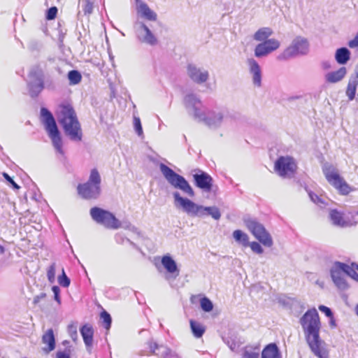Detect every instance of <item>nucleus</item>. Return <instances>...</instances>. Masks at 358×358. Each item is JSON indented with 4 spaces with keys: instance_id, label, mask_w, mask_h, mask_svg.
Returning a JSON list of instances; mask_svg holds the SVG:
<instances>
[{
    "instance_id": "f257e3e1",
    "label": "nucleus",
    "mask_w": 358,
    "mask_h": 358,
    "mask_svg": "<svg viewBox=\"0 0 358 358\" xmlns=\"http://www.w3.org/2000/svg\"><path fill=\"white\" fill-rule=\"evenodd\" d=\"M299 322L304 332L306 341L313 354L318 358H328V353L322 347L324 342L320 337L321 322L317 310H308Z\"/></svg>"
},
{
    "instance_id": "f03ea898",
    "label": "nucleus",
    "mask_w": 358,
    "mask_h": 358,
    "mask_svg": "<svg viewBox=\"0 0 358 358\" xmlns=\"http://www.w3.org/2000/svg\"><path fill=\"white\" fill-rule=\"evenodd\" d=\"M58 121L66 135L73 141H81L82 129L76 113L69 103L61 104L57 115Z\"/></svg>"
},
{
    "instance_id": "7ed1b4c3",
    "label": "nucleus",
    "mask_w": 358,
    "mask_h": 358,
    "mask_svg": "<svg viewBox=\"0 0 358 358\" xmlns=\"http://www.w3.org/2000/svg\"><path fill=\"white\" fill-rule=\"evenodd\" d=\"M101 176L96 169H93L87 182L77 186L78 195L83 199H96L101 194Z\"/></svg>"
},
{
    "instance_id": "20e7f679",
    "label": "nucleus",
    "mask_w": 358,
    "mask_h": 358,
    "mask_svg": "<svg viewBox=\"0 0 358 358\" xmlns=\"http://www.w3.org/2000/svg\"><path fill=\"white\" fill-rule=\"evenodd\" d=\"M176 201H178L183 210L193 216L211 215L215 220H219L221 217L219 209L216 207H203L194 203L192 201L180 196L179 193L173 194Z\"/></svg>"
},
{
    "instance_id": "39448f33",
    "label": "nucleus",
    "mask_w": 358,
    "mask_h": 358,
    "mask_svg": "<svg viewBox=\"0 0 358 358\" xmlns=\"http://www.w3.org/2000/svg\"><path fill=\"white\" fill-rule=\"evenodd\" d=\"M41 117L55 148L59 153L63 155L62 138L52 114L46 108H41Z\"/></svg>"
},
{
    "instance_id": "423d86ee",
    "label": "nucleus",
    "mask_w": 358,
    "mask_h": 358,
    "mask_svg": "<svg viewBox=\"0 0 358 358\" xmlns=\"http://www.w3.org/2000/svg\"><path fill=\"white\" fill-rule=\"evenodd\" d=\"M92 219L108 229H118L122 227V222L111 212L101 208L93 207L90 210Z\"/></svg>"
},
{
    "instance_id": "0eeeda50",
    "label": "nucleus",
    "mask_w": 358,
    "mask_h": 358,
    "mask_svg": "<svg viewBox=\"0 0 358 358\" xmlns=\"http://www.w3.org/2000/svg\"><path fill=\"white\" fill-rule=\"evenodd\" d=\"M322 171L328 182L336 189L340 194L348 195L352 191L351 187L333 166H324Z\"/></svg>"
},
{
    "instance_id": "6e6552de",
    "label": "nucleus",
    "mask_w": 358,
    "mask_h": 358,
    "mask_svg": "<svg viewBox=\"0 0 358 358\" xmlns=\"http://www.w3.org/2000/svg\"><path fill=\"white\" fill-rule=\"evenodd\" d=\"M159 167L163 176L172 186L181 189L190 196L194 195L192 188L184 177L176 173L170 167L164 164H161Z\"/></svg>"
},
{
    "instance_id": "1a4fd4ad",
    "label": "nucleus",
    "mask_w": 358,
    "mask_h": 358,
    "mask_svg": "<svg viewBox=\"0 0 358 358\" xmlns=\"http://www.w3.org/2000/svg\"><path fill=\"white\" fill-rule=\"evenodd\" d=\"M309 49V43L306 38L301 36L296 37L292 43L278 55L279 60H285L299 55H305Z\"/></svg>"
},
{
    "instance_id": "9d476101",
    "label": "nucleus",
    "mask_w": 358,
    "mask_h": 358,
    "mask_svg": "<svg viewBox=\"0 0 358 358\" xmlns=\"http://www.w3.org/2000/svg\"><path fill=\"white\" fill-rule=\"evenodd\" d=\"M275 171L282 178H292L297 170L294 159L290 156H280L274 164Z\"/></svg>"
},
{
    "instance_id": "9b49d317",
    "label": "nucleus",
    "mask_w": 358,
    "mask_h": 358,
    "mask_svg": "<svg viewBox=\"0 0 358 358\" xmlns=\"http://www.w3.org/2000/svg\"><path fill=\"white\" fill-rule=\"evenodd\" d=\"M248 227L255 237L264 246L272 245L273 241L271 235L262 224L252 222L249 224Z\"/></svg>"
},
{
    "instance_id": "f8f14e48",
    "label": "nucleus",
    "mask_w": 358,
    "mask_h": 358,
    "mask_svg": "<svg viewBox=\"0 0 358 358\" xmlns=\"http://www.w3.org/2000/svg\"><path fill=\"white\" fill-rule=\"evenodd\" d=\"M280 46V43L275 38L268 39L259 43L255 49V55L257 57L266 56L272 52L278 50Z\"/></svg>"
},
{
    "instance_id": "ddd939ff",
    "label": "nucleus",
    "mask_w": 358,
    "mask_h": 358,
    "mask_svg": "<svg viewBox=\"0 0 358 358\" xmlns=\"http://www.w3.org/2000/svg\"><path fill=\"white\" fill-rule=\"evenodd\" d=\"M195 185L204 192H210L213 189V179L207 173L198 170L197 173L193 175Z\"/></svg>"
},
{
    "instance_id": "4468645a",
    "label": "nucleus",
    "mask_w": 358,
    "mask_h": 358,
    "mask_svg": "<svg viewBox=\"0 0 358 358\" xmlns=\"http://www.w3.org/2000/svg\"><path fill=\"white\" fill-rule=\"evenodd\" d=\"M161 263L167 273L166 279H176L180 275V269L176 261L169 255L166 254L162 256Z\"/></svg>"
},
{
    "instance_id": "2eb2a0df",
    "label": "nucleus",
    "mask_w": 358,
    "mask_h": 358,
    "mask_svg": "<svg viewBox=\"0 0 358 358\" xmlns=\"http://www.w3.org/2000/svg\"><path fill=\"white\" fill-rule=\"evenodd\" d=\"M329 218L334 225L340 227H351L357 223V222L346 220L344 217V213L337 209H331L329 211Z\"/></svg>"
},
{
    "instance_id": "dca6fc26",
    "label": "nucleus",
    "mask_w": 358,
    "mask_h": 358,
    "mask_svg": "<svg viewBox=\"0 0 358 358\" xmlns=\"http://www.w3.org/2000/svg\"><path fill=\"white\" fill-rule=\"evenodd\" d=\"M187 73L190 78L197 83H204L208 78V71H202L193 64L187 66Z\"/></svg>"
},
{
    "instance_id": "f3484780",
    "label": "nucleus",
    "mask_w": 358,
    "mask_h": 358,
    "mask_svg": "<svg viewBox=\"0 0 358 358\" xmlns=\"http://www.w3.org/2000/svg\"><path fill=\"white\" fill-rule=\"evenodd\" d=\"M250 71L252 73V82L257 87H260L262 85V73L261 69L256 60L252 58L248 59L247 61Z\"/></svg>"
},
{
    "instance_id": "a211bd4d",
    "label": "nucleus",
    "mask_w": 358,
    "mask_h": 358,
    "mask_svg": "<svg viewBox=\"0 0 358 358\" xmlns=\"http://www.w3.org/2000/svg\"><path fill=\"white\" fill-rule=\"evenodd\" d=\"M80 331L87 349L89 352H90V348L93 342V328L90 324H85L80 328Z\"/></svg>"
},
{
    "instance_id": "6ab92c4d",
    "label": "nucleus",
    "mask_w": 358,
    "mask_h": 358,
    "mask_svg": "<svg viewBox=\"0 0 358 358\" xmlns=\"http://www.w3.org/2000/svg\"><path fill=\"white\" fill-rule=\"evenodd\" d=\"M43 343L47 344L48 348H44L43 350L48 353L55 348V338L53 330L52 329H48L42 337Z\"/></svg>"
},
{
    "instance_id": "aec40b11",
    "label": "nucleus",
    "mask_w": 358,
    "mask_h": 358,
    "mask_svg": "<svg viewBox=\"0 0 358 358\" xmlns=\"http://www.w3.org/2000/svg\"><path fill=\"white\" fill-rule=\"evenodd\" d=\"M357 86L358 74H355L350 78L345 90L349 101H352L355 99Z\"/></svg>"
},
{
    "instance_id": "412c9836",
    "label": "nucleus",
    "mask_w": 358,
    "mask_h": 358,
    "mask_svg": "<svg viewBox=\"0 0 358 358\" xmlns=\"http://www.w3.org/2000/svg\"><path fill=\"white\" fill-rule=\"evenodd\" d=\"M262 358H281L280 352L275 343L267 345L262 352Z\"/></svg>"
},
{
    "instance_id": "4be33fe9",
    "label": "nucleus",
    "mask_w": 358,
    "mask_h": 358,
    "mask_svg": "<svg viewBox=\"0 0 358 358\" xmlns=\"http://www.w3.org/2000/svg\"><path fill=\"white\" fill-rule=\"evenodd\" d=\"M138 12L148 20L155 21L157 20V14L144 2H139Z\"/></svg>"
},
{
    "instance_id": "5701e85b",
    "label": "nucleus",
    "mask_w": 358,
    "mask_h": 358,
    "mask_svg": "<svg viewBox=\"0 0 358 358\" xmlns=\"http://www.w3.org/2000/svg\"><path fill=\"white\" fill-rule=\"evenodd\" d=\"M346 68L343 66L338 70L330 72L325 76V79L329 83H335L341 81L346 75Z\"/></svg>"
},
{
    "instance_id": "b1692460",
    "label": "nucleus",
    "mask_w": 358,
    "mask_h": 358,
    "mask_svg": "<svg viewBox=\"0 0 358 358\" xmlns=\"http://www.w3.org/2000/svg\"><path fill=\"white\" fill-rule=\"evenodd\" d=\"M350 57V52L347 48L337 49L335 54V59L340 64H346Z\"/></svg>"
},
{
    "instance_id": "393cba45",
    "label": "nucleus",
    "mask_w": 358,
    "mask_h": 358,
    "mask_svg": "<svg viewBox=\"0 0 358 358\" xmlns=\"http://www.w3.org/2000/svg\"><path fill=\"white\" fill-rule=\"evenodd\" d=\"M345 263L335 262L330 268L331 278L333 277H344Z\"/></svg>"
},
{
    "instance_id": "a878e982",
    "label": "nucleus",
    "mask_w": 358,
    "mask_h": 358,
    "mask_svg": "<svg viewBox=\"0 0 358 358\" xmlns=\"http://www.w3.org/2000/svg\"><path fill=\"white\" fill-rule=\"evenodd\" d=\"M273 34V30L269 27L259 29L254 34V39L257 41H265Z\"/></svg>"
},
{
    "instance_id": "bb28decb",
    "label": "nucleus",
    "mask_w": 358,
    "mask_h": 358,
    "mask_svg": "<svg viewBox=\"0 0 358 358\" xmlns=\"http://www.w3.org/2000/svg\"><path fill=\"white\" fill-rule=\"evenodd\" d=\"M142 28L143 29L145 33L143 38V42L150 44L151 45L157 44V40L155 35L149 29V28L144 24H142Z\"/></svg>"
},
{
    "instance_id": "cd10ccee",
    "label": "nucleus",
    "mask_w": 358,
    "mask_h": 358,
    "mask_svg": "<svg viewBox=\"0 0 358 358\" xmlns=\"http://www.w3.org/2000/svg\"><path fill=\"white\" fill-rule=\"evenodd\" d=\"M345 274L350 277L352 279L358 282L357 266L356 263H351L350 265L345 264Z\"/></svg>"
},
{
    "instance_id": "c85d7f7f",
    "label": "nucleus",
    "mask_w": 358,
    "mask_h": 358,
    "mask_svg": "<svg viewBox=\"0 0 358 358\" xmlns=\"http://www.w3.org/2000/svg\"><path fill=\"white\" fill-rule=\"evenodd\" d=\"M190 327L193 335L196 338H201L205 332L204 327L194 320H190Z\"/></svg>"
},
{
    "instance_id": "c756f323",
    "label": "nucleus",
    "mask_w": 358,
    "mask_h": 358,
    "mask_svg": "<svg viewBox=\"0 0 358 358\" xmlns=\"http://www.w3.org/2000/svg\"><path fill=\"white\" fill-rule=\"evenodd\" d=\"M241 358H259V349L245 347L243 350Z\"/></svg>"
},
{
    "instance_id": "7c9ffc66",
    "label": "nucleus",
    "mask_w": 358,
    "mask_h": 358,
    "mask_svg": "<svg viewBox=\"0 0 358 358\" xmlns=\"http://www.w3.org/2000/svg\"><path fill=\"white\" fill-rule=\"evenodd\" d=\"M335 286L340 290L344 291L346 290L349 285L344 277H333L331 278Z\"/></svg>"
},
{
    "instance_id": "2f4dec72",
    "label": "nucleus",
    "mask_w": 358,
    "mask_h": 358,
    "mask_svg": "<svg viewBox=\"0 0 358 358\" xmlns=\"http://www.w3.org/2000/svg\"><path fill=\"white\" fill-rule=\"evenodd\" d=\"M68 78L71 85H77L80 83L82 76L78 71L72 70L68 73Z\"/></svg>"
},
{
    "instance_id": "473e14b6",
    "label": "nucleus",
    "mask_w": 358,
    "mask_h": 358,
    "mask_svg": "<svg viewBox=\"0 0 358 358\" xmlns=\"http://www.w3.org/2000/svg\"><path fill=\"white\" fill-rule=\"evenodd\" d=\"M101 319L102 320V324L103 327L108 330L110 328L111 323H112V318L110 317V315L106 312V310H103L101 313Z\"/></svg>"
},
{
    "instance_id": "72a5a7b5",
    "label": "nucleus",
    "mask_w": 358,
    "mask_h": 358,
    "mask_svg": "<svg viewBox=\"0 0 358 358\" xmlns=\"http://www.w3.org/2000/svg\"><path fill=\"white\" fill-rule=\"evenodd\" d=\"M234 239L243 244H247L248 242V235L241 230H235L233 233Z\"/></svg>"
},
{
    "instance_id": "f704fd0d",
    "label": "nucleus",
    "mask_w": 358,
    "mask_h": 358,
    "mask_svg": "<svg viewBox=\"0 0 358 358\" xmlns=\"http://www.w3.org/2000/svg\"><path fill=\"white\" fill-rule=\"evenodd\" d=\"M56 263L52 262L47 268V278L50 283L55 281Z\"/></svg>"
},
{
    "instance_id": "c9c22d12",
    "label": "nucleus",
    "mask_w": 358,
    "mask_h": 358,
    "mask_svg": "<svg viewBox=\"0 0 358 358\" xmlns=\"http://www.w3.org/2000/svg\"><path fill=\"white\" fill-rule=\"evenodd\" d=\"M200 305L202 310L205 312H210L213 308V304L212 301L206 296L201 299Z\"/></svg>"
},
{
    "instance_id": "e433bc0d",
    "label": "nucleus",
    "mask_w": 358,
    "mask_h": 358,
    "mask_svg": "<svg viewBox=\"0 0 358 358\" xmlns=\"http://www.w3.org/2000/svg\"><path fill=\"white\" fill-rule=\"evenodd\" d=\"M58 283L63 287H68L70 285V278L66 275L64 269L62 268V274L58 276Z\"/></svg>"
},
{
    "instance_id": "4c0bfd02",
    "label": "nucleus",
    "mask_w": 358,
    "mask_h": 358,
    "mask_svg": "<svg viewBox=\"0 0 358 358\" xmlns=\"http://www.w3.org/2000/svg\"><path fill=\"white\" fill-rule=\"evenodd\" d=\"M57 8L56 6H52L50 8L46 13L45 18L48 20H52L56 18L57 14Z\"/></svg>"
},
{
    "instance_id": "58836bf2",
    "label": "nucleus",
    "mask_w": 358,
    "mask_h": 358,
    "mask_svg": "<svg viewBox=\"0 0 358 358\" xmlns=\"http://www.w3.org/2000/svg\"><path fill=\"white\" fill-rule=\"evenodd\" d=\"M93 3L90 0H85L83 5V12L85 15H90L93 11Z\"/></svg>"
},
{
    "instance_id": "ea45409f",
    "label": "nucleus",
    "mask_w": 358,
    "mask_h": 358,
    "mask_svg": "<svg viewBox=\"0 0 358 358\" xmlns=\"http://www.w3.org/2000/svg\"><path fill=\"white\" fill-rule=\"evenodd\" d=\"M159 355L163 358H170L171 354H172V351L169 348L160 345Z\"/></svg>"
},
{
    "instance_id": "a19ab883",
    "label": "nucleus",
    "mask_w": 358,
    "mask_h": 358,
    "mask_svg": "<svg viewBox=\"0 0 358 358\" xmlns=\"http://www.w3.org/2000/svg\"><path fill=\"white\" fill-rule=\"evenodd\" d=\"M134 126L137 134L139 136H141L143 134V129L141 123V120L139 117H134Z\"/></svg>"
},
{
    "instance_id": "79ce46f5",
    "label": "nucleus",
    "mask_w": 358,
    "mask_h": 358,
    "mask_svg": "<svg viewBox=\"0 0 358 358\" xmlns=\"http://www.w3.org/2000/svg\"><path fill=\"white\" fill-rule=\"evenodd\" d=\"M69 334L73 341H76L78 338L77 328L73 324H70L68 327Z\"/></svg>"
},
{
    "instance_id": "37998d69",
    "label": "nucleus",
    "mask_w": 358,
    "mask_h": 358,
    "mask_svg": "<svg viewBox=\"0 0 358 358\" xmlns=\"http://www.w3.org/2000/svg\"><path fill=\"white\" fill-rule=\"evenodd\" d=\"M52 291L54 294V299L57 302L58 304H60V288L57 285H54L52 287Z\"/></svg>"
},
{
    "instance_id": "c03bdc74",
    "label": "nucleus",
    "mask_w": 358,
    "mask_h": 358,
    "mask_svg": "<svg viewBox=\"0 0 358 358\" xmlns=\"http://www.w3.org/2000/svg\"><path fill=\"white\" fill-rule=\"evenodd\" d=\"M318 308L321 312L324 313V315L329 318L331 317L334 315L332 310L327 306L320 305L319 306Z\"/></svg>"
},
{
    "instance_id": "a18cd8bd",
    "label": "nucleus",
    "mask_w": 358,
    "mask_h": 358,
    "mask_svg": "<svg viewBox=\"0 0 358 358\" xmlns=\"http://www.w3.org/2000/svg\"><path fill=\"white\" fill-rule=\"evenodd\" d=\"M150 349L152 354L159 355L160 345L155 342L150 343Z\"/></svg>"
},
{
    "instance_id": "49530a36",
    "label": "nucleus",
    "mask_w": 358,
    "mask_h": 358,
    "mask_svg": "<svg viewBox=\"0 0 358 358\" xmlns=\"http://www.w3.org/2000/svg\"><path fill=\"white\" fill-rule=\"evenodd\" d=\"M56 358H71L70 350L57 351L56 353Z\"/></svg>"
},
{
    "instance_id": "de8ad7c7",
    "label": "nucleus",
    "mask_w": 358,
    "mask_h": 358,
    "mask_svg": "<svg viewBox=\"0 0 358 358\" xmlns=\"http://www.w3.org/2000/svg\"><path fill=\"white\" fill-rule=\"evenodd\" d=\"M3 176L4 178L11 184L13 188L16 189H20V186L9 176L8 174L4 173Z\"/></svg>"
},
{
    "instance_id": "09e8293b",
    "label": "nucleus",
    "mask_w": 358,
    "mask_h": 358,
    "mask_svg": "<svg viewBox=\"0 0 358 358\" xmlns=\"http://www.w3.org/2000/svg\"><path fill=\"white\" fill-rule=\"evenodd\" d=\"M46 297V294L45 292H41V294L36 295L33 299V303L36 305L38 304L42 299H44Z\"/></svg>"
},
{
    "instance_id": "8fccbe9b",
    "label": "nucleus",
    "mask_w": 358,
    "mask_h": 358,
    "mask_svg": "<svg viewBox=\"0 0 358 358\" xmlns=\"http://www.w3.org/2000/svg\"><path fill=\"white\" fill-rule=\"evenodd\" d=\"M310 196L311 200L314 203H315L317 204L324 203V201L321 198H320L317 194L310 193Z\"/></svg>"
},
{
    "instance_id": "3c124183",
    "label": "nucleus",
    "mask_w": 358,
    "mask_h": 358,
    "mask_svg": "<svg viewBox=\"0 0 358 358\" xmlns=\"http://www.w3.org/2000/svg\"><path fill=\"white\" fill-rule=\"evenodd\" d=\"M32 87L36 88L38 92H41L44 88L43 81L41 79L39 83L35 86H32Z\"/></svg>"
},
{
    "instance_id": "603ef678",
    "label": "nucleus",
    "mask_w": 358,
    "mask_h": 358,
    "mask_svg": "<svg viewBox=\"0 0 358 358\" xmlns=\"http://www.w3.org/2000/svg\"><path fill=\"white\" fill-rule=\"evenodd\" d=\"M253 252L256 254H262L264 252L263 248H251Z\"/></svg>"
},
{
    "instance_id": "864d4df0",
    "label": "nucleus",
    "mask_w": 358,
    "mask_h": 358,
    "mask_svg": "<svg viewBox=\"0 0 358 358\" xmlns=\"http://www.w3.org/2000/svg\"><path fill=\"white\" fill-rule=\"evenodd\" d=\"M329 325L331 328H335L336 327V322L334 317V315L331 317H329Z\"/></svg>"
},
{
    "instance_id": "5fc2aeb1",
    "label": "nucleus",
    "mask_w": 358,
    "mask_h": 358,
    "mask_svg": "<svg viewBox=\"0 0 358 358\" xmlns=\"http://www.w3.org/2000/svg\"><path fill=\"white\" fill-rule=\"evenodd\" d=\"M8 253L9 256H11L10 251H8V248H0V254Z\"/></svg>"
},
{
    "instance_id": "6e6d98bb",
    "label": "nucleus",
    "mask_w": 358,
    "mask_h": 358,
    "mask_svg": "<svg viewBox=\"0 0 358 358\" xmlns=\"http://www.w3.org/2000/svg\"><path fill=\"white\" fill-rule=\"evenodd\" d=\"M227 344H228L229 347L230 348V349L233 351L235 350L237 348L236 343L234 342H231V343L229 342H228Z\"/></svg>"
},
{
    "instance_id": "4d7b16f0",
    "label": "nucleus",
    "mask_w": 358,
    "mask_h": 358,
    "mask_svg": "<svg viewBox=\"0 0 358 358\" xmlns=\"http://www.w3.org/2000/svg\"><path fill=\"white\" fill-rule=\"evenodd\" d=\"M170 358H181L180 356L175 352H172L170 355Z\"/></svg>"
},
{
    "instance_id": "13d9d810",
    "label": "nucleus",
    "mask_w": 358,
    "mask_h": 358,
    "mask_svg": "<svg viewBox=\"0 0 358 358\" xmlns=\"http://www.w3.org/2000/svg\"><path fill=\"white\" fill-rule=\"evenodd\" d=\"M250 246H256V247H258L259 246V244L256 243V242H253L251 243Z\"/></svg>"
},
{
    "instance_id": "bf43d9fd",
    "label": "nucleus",
    "mask_w": 358,
    "mask_h": 358,
    "mask_svg": "<svg viewBox=\"0 0 358 358\" xmlns=\"http://www.w3.org/2000/svg\"><path fill=\"white\" fill-rule=\"evenodd\" d=\"M355 311L356 315L358 317V304L356 305V306L355 308Z\"/></svg>"
},
{
    "instance_id": "052dcab7",
    "label": "nucleus",
    "mask_w": 358,
    "mask_h": 358,
    "mask_svg": "<svg viewBox=\"0 0 358 358\" xmlns=\"http://www.w3.org/2000/svg\"><path fill=\"white\" fill-rule=\"evenodd\" d=\"M204 121L208 124H210V122L207 119H204Z\"/></svg>"
},
{
    "instance_id": "680f3d73",
    "label": "nucleus",
    "mask_w": 358,
    "mask_h": 358,
    "mask_svg": "<svg viewBox=\"0 0 358 358\" xmlns=\"http://www.w3.org/2000/svg\"><path fill=\"white\" fill-rule=\"evenodd\" d=\"M222 119V115H220L219 117H218V120L219 121H221Z\"/></svg>"
},
{
    "instance_id": "e2e57ef3",
    "label": "nucleus",
    "mask_w": 358,
    "mask_h": 358,
    "mask_svg": "<svg viewBox=\"0 0 358 358\" xmlns=\"http://www.w3.org/2000/svg\"><path fill=\"white\" fill-rule=\"evenodd\" d=\"M143 331H144L143 329H141L139 333L141 334Z\"/></svg>"
},
{
    "instance_id": "0e129e2a",
    "label": "nucleus",
    "mask_w": 358,
    "mask_h": 358,
    "mask_svg": "<svg viewBox=\"0 0 358 358\" xmlns=\"http://www.w3.org/2000/svg\"><path fill=\"white\" fill-rule=\"evenodd\" d=\"M357 215H358V211L357 212Z\"/></svg>"
},
{
    "instance_id": "69168bd1",
    "label": "nucleus",
    "mask_w": 358,
    "mask_h": 358,
    "mask_svg": "<svg viewBox=\"0 0 358 358\" xmlns=\"http://www.w3.org/2000/svg\"><path fill=\"white\" fill-rule=\"evenodd\" d=\"M357 271H358V266H357Z\"/></svg>"
}]
</instances>
